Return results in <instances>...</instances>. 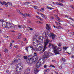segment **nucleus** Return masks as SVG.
I'll use <instances>...</instances> for the list:
<instances>
[{
    "label": "nucleus",
    "mask_w": 74,
    "mask_h": 74,
    "mask_svg": "<svg viewBox=\"0 0 74 74\" xmlns=\"http://www.w3.org/2000/svg\"><path fill=\"white\" fill-rule=\"evenodd\" d=\"M9 17H11V16H12V15H9L8 16Z\"/></svg>",
    "instance_id": "nucleus-61"
},
{
    "label": "nucleus",
    "mask_w": 74,
    "mask_h": 74,
    "mask_svg": "<svg viewBox=\"0 0 74 74\" xmlns=\"http://www.w3.org/2000/svg\"><path fill=\"white\" fill-rule=\"evenodd\" d=\"M14 47L15 48H18V46L16 45V46H14Z\"/></svg>",
    "instance_id": "nucleus-57"
},
{
    "label": "nucleus",
    "mask_w": 74,
    "mask_h": 74,
    "mask_svg": "<svg viewBox=\"0 0 74 74\" xmlns=\"http://www.w3.org/2000/svg\"><path fill=\"white\" fill-rule=\"evenodd\" d=\"M16 61H17V59L16 58H14L13 61V63H15V62H16Z\"/></svg>",
    "instance_id": "nucleus-23"
},
{
    "label": "nucleus",
    "mask_w": 74,
    "mask_h": 74,
    "mask_svg": "<svg viewBox=\"0 0 74 74\" xmlns=\"http://www.w3.org/2000/svg\"><path fill=\"white\" fill-rule=\"evenodd\" d=\"M8 28V29H15V25L14 24H12L11 23H7Z\"/></svg>",
    "instance_id": "nucleus-3"
},
{
    "label": "nucleus",
    "mask_w": 74,
    "mask_h": 74,
    "mask_svg": "<svg viewBox=\"0 0 74 74\" xmlns=\"http://www.w3.org/2000/svg\"><path fill=\"white\" fill-rule=\"evenodd\" d=\"M34 8H35V9H37V8H38L36 6H34Z\"/></svg>",
    "instance_id": "nucleus-45"
},
{
    "label": "nucleus",
    "mask_w": 74,
    "mask_h": 74,
    "mask_svg": "<svg viewBox=\"0 0 74 74\" xmlns=\"http://www.w3.org/2000/svg\"><path fill=\"white\" fill-rule=\"evenodd\" d=\"M52 48L54 50V53H55L56 55H59L60 54L59 52H58L57 49H56V48H57V46H55L54 44H53L52 45Z\"/></svg>",
    "instance_id": "nucleus-2"
},
{
    "label": "nucleus",
    "mask_w": 74,
    "mask_h": 74,
    "mask_svg": "<svg viewBox=\"0 0 74 74\" xmlns=\"http://www.w3.org/2000/svg\"><path fill=\"white\" fill-rule=\"evenodd\" d=\"M62 60L63 62H66V59L64 58H62Z\"/></svg>",
    "instance_id": "nucleus-33"
},
{
    "label": "nucleus",
    "mask_w": 74,
    "mask_h": 74,
    "mask_svg": "<svg viewBox=\"0 0 74 74\" xmlns=\"http://www.w3.org/2000/svg\"><path fill=\"white\" fill-rule=\"evenodd\" d=\"M29 47H26L25 48V50H26L27 51V52H28V49H29Z\"/></svg>",
    "instance_id": "nucleus-31"
},
{
    "label": "nucleus",
    "mask_w": 74,
    "mask_h": 74,
    "mask_svg": "<svg viewBox=\"0 0 74 74\" xmlns=\"http://www.w3.org/2000/svg\"><path fill=\"white\" fill-rule=\"evenodd\" d=\"M40 14H41V16L42 17V18H44V14L41 13Z\"/></svg>",
    "instance_id": "nucleus-42"
},
{
    "label": "nucleus",
    "mask_w": 74,
    "mask_h": 74,
    "mask_svg": "<svg viewBox=\"0 0 74 74\" xmlns=\"http://www.w3.org/2000/svg\"><path fill=\"white\" fill-rule=\"evenodd\" d=\"M49 43V45H48V47L49 48H51V46L53 44H52L51 43V40L49 39H46L45 40H44V49L42 50V51H41V53H43L45 51V49H46L47 47V45H48V44Z\"/></svg>",
    "instance_id": "nucleus-1"
},
{
    "label": "nucleus",
    "mask_w": 74,
    "mask_h": 74,
    "mask_svg": "<svg viewBox=\"0 0 74 74\" xmlns=\"http://www.w3.org/2000/svg\"><path fill=\"white\" fill-rule=\"evenodd\" d=\"M44 68L46 69V68H47V65H45L44 66Z\"/></svg>",
    "instance_id": "nucleus-49"
},
{
    "label": "nucleus",
    "mask_w": 74,
    "mask_h": 74,
    "mask_svg": "<svg viewBox=\"0 0 74 74\" xmlns=\"http://www.w3.org/2000/svg\"><path fill=\"white\" fill-rule=\"evenodd\" d=\"M41 60H42V59H40L37 62V63L36 65V67L37 68H39V67H40V66L41 64H44V62H43V63H42V64L41 63Z\"/></svg>",
    "instance_id": "nucleus-6"
},
{
    "label": "nucleus",
    "mask_w": 74,
    "mask_h": 74,
    "mask_svg": "<svg viewBox=\"0 0 74 74\" xmlns=\"http://www.w3.org/2000/svg\"><path fill=\"white\" fill-rule=\"evenodd\" d=\"M61 2H63V1H64L63 0H59Z\"/></svg>",
    "instance_id": "nucleus-53"
},
{
    "label": "nucleus",
    "mask_w": 74,
    "mask_h": 74,
    "mask_svg": "<svg viewBox=\"0 0 74 74\" xmlns=\"http://www.w3.org/2000/svg\"><path fill=\"white\" fill-rule=\"evenodd\" d=\"M1 4H2L3 5H6V7H8V5H7V3L5 1H3L1 3Z\"/></svg>",
    "instance_id": "nucleus-15"
},
{
    "label": "nucleus",
    "mask_w": 74,
    "mask_h": 74,
    "mask_svg": "<svg viewBox=\"0 0 74 74\" xmlns=\"http://www.w3.org/2000/svg\"><path fill=\"white\" fill-rule=\"evenodd\" d=\"M23 58L24 59H27V56H24Z\"/></svg>",
    "instance_id": "nucleus-48"
},
{
    "label": "nucleus",
    "mask_w": 74,
    "mask_h": 74,
    "mask_svg": "<svg viewBox=\"0 0 74 74\" xmlns=\"http://www.w3.org/2000/svg\"><path fill=\"white\" fill-rule=\"evenodd\" d=\"M30 3H31V2H25V3H24L25 5H26V4H30Z\"/></svg>",
    "instance_id": "nucleus-39"
},
{
    "label": "nucleus",
    "mask_w": 74,
    "mask_h": 74,
    "mask_svg": "<svg viewBox=\"0 0 74 74\" xmlns=\"http://www.w3.org/2000/svg\"><path fill=\"white\" fill-rule=\"evenodd\" d=\"M69 19L72 20V21H74V19H73V18H72L71 17L69 18Z\"/></svg>",
    "instance_id": "nucleus-46"
},
{
    "label": "nucleus",
    "mask_w": 74,
    "mask_h": 74,
    "mask_svg": "<svg viewBox=\"0 0 74 74\" xmlns=\"http://www.w3.org/2000/svg\"><path fill=\"white\" fill-rule=\"evenodd\" d=\"M62 46V43H59L58 45V47H61Z\"/></svg>",
    "instance_id": "nucleus-47"
},
{
    "label": "nucleus",
    "mask_w": 74,
    "mask_h": 74,
    "mask_svg": "<svg viewBox=\"0 0 74 74\" xmlns=\"http://www.w3.org/2000/svg\"><path fill=\"white\" fill-rule=\"evenodd\" d=\"M52 62H55L56 61L55 60H53L52 61Z\"/></svg>",
    "instance_id": "nucleus-58"
},
{
    "label": "nucleus",
    "mask_w": 74,
    "mask_h": 74,
    "mask_svg": "<svg viewBox=\"0 0 74 74\" xmlns=\"http://www.w3.org/2000/svg\"><path fill=\"white\" fill-rule=\"evenodd\" d=\"M17 62L18 63H20L21 62V59H18L17 60Z\"/></svg>",
    "instance_id": "nucleus-32"
},
{
    "label": "nucleus",
    "mask_w": 74,
    "mask_h": 74,
    "mask_svg": "<svg viewBox=\"0 0 74 74\" xmlns=\"http://www.w3.org/2000/svg\"><path fill=\"white\" fill-rule=\"evenodd\" d=\"M63 51H66V50H67V48H68L69 47L65 46L63 47Z\"/></svg>",
    "instance_id": "nucleus-21"
},
{
    "label": "nucleus",
    "mask_w": 74,
    "mask_h": 74,
    "mask_svg": "<svg viewBox=\"0 0 74 74\" xmlns=\"http://www.w3.org/2000/svg\"><path fill=\"white\" fill-rule=\"evenodd\" d=\"M34 56H37V53H34Z\"/></svg>",
    "instance_id": "nucleus-37"
},
{
    "label": "nucleus",
    "mask_w": 74,
    "mask_h": 74,
    "mask_svg": "<svg viewBox=\"0 0 74 74\" xmlns=\"http://www.w3.org/2000/svg\"><path fill=\"white\" fill-rule=\"evenodd\" d=\"M37 23H40V21H37Z\"/></svg>",
    "instance_id": "nucleus-64"
},
{
    "label": "nucleus",
    "mask_w": 74,
    "mask_h": 74,
    "mask_svg": "<svg viewBox=\"0 0 74 74\" xmlns=\"http://www.w3.org/2000/svg\"><path fill=\"white\" fill-rule=\"evenodd\" d=\"M47 34V35L49 36V37L51 36L53 40H54V38H55V34L51 33L50 32H48Z\"/></svg>",
    "instance_id": "nucleus-7"
},
{
    "label": "nucleus",
    "mask_w": 74,
    "mask_h": 74,
    "mask_svg": "<svg viewBox=\"0 0 74 74\" xmlns=\"http://www.w3.org/2000/svg\"><path fill=\"white\" fill-rule=\"evenodd\" d=\"M60 5H61V6H63V5L62 4V3H61Z\"/></svg>",
    "instance_id": "nucleus-63"
},
{
    "label": "nucleus",
    "mask_w": 74,
    "mask_h": 74,
    "mask_svg": "<svg viewBox=\"0 0 74 74\" xmlns=\"http://www.w3.org/2000/svg\"><path fill=\"white\" fill-rule=\"evenodd\" d=\"M33 60H34V62L36 63L38 61V56H34L33 57H32Z\"/></svg>",
    "instance_id": "nucleus-9"
},
{
    "label": "nucleus",
    "mask_w": 74,
    "mask_h": 74,
    "mask_svg": "<svg viewBox=\"0 0 74 74\" xmlns=\"http://www.w3.org/2000/svg\"><path fill=\"white\" fill-rule=\"evenodd\" d=\"M15 74H21V72L19 71H16L15 72Z\"/></svg>",
    "instance_id": "nucleus-27"
},
{
    "label": "nucleus",
    "mask_w": 74,
    "mask_h": 74,
    "mask_svg": "<svg viewBox=\"0 0 74 74\" xmlns=\"http://www.w3.org/2000/svg\"><path fill=\"white\" fill-rule=\"evenodd\" d=\"M7 51H8V50H7V49H5L4 50V52H5V53L6 52H7Z\"/></svg>",
    "instance_id": "nucleus-40"
},
{
    "label": "nucleus",
    "mask_w": 74,
    "mask_h": 74,
    "mask_svg": "<svg viewBox=\"0 0 74 74\" xmlns=\"http://www.w3.org/2000/svg\"><path fill=\"white\" fill-rule=\"evenodd\" d=\"M27 22H28V23H31V22L30 21H28Z\"/></svg>",
    "instance_id": "nucleus-56"
},
{
    "label": "nucleus",
    "mask_w": 74,
    "mask_h": 74,
    "mask_svg": "<svg viewBox=\"0 0 74 74\" xmlns=\"http://www.w3.org/2000/svg\"><path fill=\"white\" fill-rule=\"evenodd\" d=\"M56 19L57 21H58V22H61V20H60V19L59 17H58Z\"/></svg>",
    "instance_id": "nucleus-24"
},
{
    "label": "nucleus",
    "mask_w": 74,
    "mask_h": 74,
    "mask_svg": "<svg viewBox=\"0 0 74 74\" xmlns=\"http://www.w3.org/2000/svg\"><path fill=\"white\" fill-rule=\"evenodd\" d=\"M2 26L3 27H8V26H7V25H7V22H3V23L2 24Z\"/></svg>",
    "instance_id": "nucleus-10"
},
{
    "label": "nucleus",
    "mask_w": 74,
    "mask_h": 74,
    "mask_svg": "<svg viewBox=\"0 0 74 74\" xmlns=\"http://www.w3.org/2000/svg\"><path fill=\"white\" fill-rule=\"evenodd\" d=\"M50 67H53L54 68H55V66L53 65L52 64L50 65Z\"/></svg>",
    "instance_id": "nucleus-35"
},
{
    "label": "nucleus",
    "mask_w": 74,
    "mask_h": 74,
    "mask_svg": "<svg viewBox=\"0 0 74 74\" xmlns=\"http://www.w3.org/2000/svg\"><path fill=\"white\" fill-rule=\"evenodd\" d=\"M25 16L27 17V16H28V17H29V18H30V17H31V16L30 15V14L29 13H26Z\"/></svg>",
    "instance_id": "nucleus-19"
},
{
    "label": "nucleus",
    "mask_w": 74,
    "mask_h": 74,
    "mask_svg": "<svg viewBox=\"0 0 74 74\" xmlns=\"http://www.w3.org/2000/svg\"><path fill=\"white\" fill-rule=\"evenodd\" d=\"M38 40H41L42 41L43 40V37L42 36H40L38 38Z\"/></svg>",
    "instance_id": "nucleus-18"
},
{
    "label": "nucleus",
    "mask_w": 74,
    "mask_h": 74,
    "mask_svg": "<svg viewBox=\"0 0 74 74\" xmlns=\"http://www.w3.org/2000/svg\"><path fill=\"white\" fill-rule=\"evenodd\" d=\"M56 24L57 25H58L59 26H60V25H61V24L60 23L58 22H56Z\"/></svg>",
    "instance_id": "nucleus-28"
},
{
    "label": "nucleus",
    "mask_w": 74,
    "mask_h": 74,
    "mask_svg": "<svg viewBox=\"0 0 74 74\" xmlns=\"http://www.w3.org/2000/svg\"><path fill=\"white\" fill-rule=\"evenodd\" d=\"M46 28L47 30H50V29H51V27L49 26V25L47 24H46Z\"/></svg>",
    "instance_id": "nucleus-13"
},
{
    "label": "nucleus",
    "mask_w": 74,
    "mask_h": 74,
    "mask_svg": "<svg viewBox=\"0 0 74 74\" xmlns=\"http://www.w3.org/2000/svg\"><path fill=\"white\" fill-rule=\"evenodd\" d=\"M70 7H71V8H72V9H74V6L73 5H70Z\"/></svg>",
    "instance_id": "nucleus-36"
},
{
    "label": "nucleus",
    "mask_w": 74,
    "mask_h": 74,
    "mask_svg": "<svg viewBox=\"0 0 74 74\" xmlns=\"http://www.w3.org/2000/svg\"><path fill=\"white\" fill-rule=\"evenodd\" d=\"M16 71H18L21 72L23 70V67L21 66V65H18L17 66H16Z\"/></svg>",
    "instance_id": "nucleus-5"
},
{
    "label": "nucleus",
    "mask_w": 74,
    "mask_h": 74,
    "mask_svg": "<svg viewBox=\"0 0 74 74\" xmlns=\"http://www.w3.org/2000/svg\"><path fill=\"white\" fill-rule=\"evenodd\" d=\"M19 29H21L22 27V25H18Z\"/></svg>",
    "instance_id": "nucleus-38"
},
{
    "label": "nucleus",
    "mask_w": 74,
    "mask_h": 74,
    "mask_svg": "<svg viewBox=\"0 0 74 74\" xmlns=\"http://www.w3.org/2000/svg\"><path fill=\"white\" fill-rule=\"evenodd\" d=\"M33 43L34 45V46H36V43H35V42H33Z\"/></svg>",
    "instance_id": "nucleus-51"
},
{
    "label": "nucleus",
    "mask_w": 74,
    "mask_h": 74,
    "mask_svg": "<svg viewBox=\"0 0 74 74\" xmlns=\"http://www.w3.org/2000/svg\"><path fill=\"white\" fill-rule=\"evenodd\" d=\"M22 35V34H18V36H21Z\"/></svg>",
    "instance_id": "nucleus-60"
},
{
    "label": "nucleus",
    "mask_w": 74,
    "mask_h": 74,
    "mask_svg": "<svg viewBox=\"0 0 74 74\" xmlns=\"http://www.w3.org/2000/svg\"><path fill=\"white\" fill-rule=\"evenodd\" d=\"M29 47L30 48H32V49H33L34 48L33 47V46H32V45H29Z\"/></svg>",
    "instance_id": "nucleus-41"
},
{
    "label": "nucleus",
    "mask_w": 74,
    "mask_h": 74,
    "mask_svg": "<svg viewBox=\"0 0 74 74\" xmlns=\"http://www.w3.org/2000/svg\"><path fill=\"white\" fill-rule=\"evenodd\" d=\"M42 49V48L41 47V46H39V47H38V48H37V47H33L32 50L34 51H41Z\"/></svg>",
    "instance_id": "nucleus-8"
},
{
    "label": "nucleus",
    "mask_w": 74,
    "mask_h": 74,
    "mask_svg": "<svg viewBox=\"0 0 74 74\" xmlns=\"http://www.w3.org/2000/svg\"><path fill=\"white\" fill-rule=\"evenodd\" d=\"M9 70H7V71H6V72L7 73H9Z\"/></svg>",
    "instance_id": "nucleus-59"
},
{
    "label": "nucleus",
    "mask_w": 74,
    "mask_h": 74,
    "mask_svg": "<svg viewBox=\"0 0 74 74\" xmlns=\"http://www.w3.org/2000/svg\"><path fill=\"white\" fill-rule=\"evenodd\" d=\"M57 50L58 51V52H60L62 51V48L61 47L60 48H58Z\"/></svg>",
    "instance_id": "nucleus-22"
},
{
    "label": "nucleus",
    "mask_w": 74,
    "mask_h": 74,
    "mask_svg": "<svg viewBox=\"0 0 74 74\" xmlns=\"http://www.w3.org/2000/svg\"><path fill=\"white\" fill-rule=\"evenodd\" d=\"M39 72V71L37 69H34V72L35 74H38Z\"/></svg>",
    "instance_id": "nucleus-12"
},
{
    "label": "nucleus",
    "mask_w": 74,
    "mask_h": 74,
    "mask_svg": "<svg viewBox=\"0 0 74 74\" xmlns=\"http://www.w3.org/2000/svg\"><path fill=\"white\" fill-rule=\"evenodd\" d=\"M30 69H27L26 70L25 73L27 74V73H30Z\"/></svg>",
    "instance_id": "nucleus-17"
},
{
    "label": "nucleus",
    "mask_w": 74,
    "mask_h": 74,
    "mask_svg": "<svg viewBox=\"0 0 74 74\" xmlns=\"http://www.w3.org/2000/svg\"><path fill=\"white\" fill-rule=\"evenodd\" d=\"M34 62V60H32V61H30V62H28L27 63L28 64H32L33 63V62Z\"/></svg>",
    "instance_id": "nucleus-20"
},
{
    "label": "nucleus",
    "mask_w": 74,
    "mask_h": 74,
    "mask_svg": "<svg viewBox=\"0 0 74 74\" xmlns=\"http://www.w3.org/2000/svg\"><path fill=\"white\" fill-rule=\"evenodd\" d=\"M49 72V69H47L45 71L44 74H45H45H48Z\"/></svg>",
    "instance_id": "nucleus-16"
},
{
    "label": "nucleus",
    "mask_w": 74,
    "mask_h": 74,
    "mask_svg": "<svg viewBox=\"0 0 74 74\" xmlns=\"http://www.w3.org/2000/svg\"><path fill=\"white\" fill-rule=\"evenodd\" d=\"M47 8L49 10H52L53 9V8H51V7H48V6H47Z\"/></svg>",
    "instance_id": "nucleus-30"
},
{
    "label": "nucleus",
    "mask_w": 74,
    "mask_h": 74,
    "mask_svg": "<svg viewBox=\"0 0 74 74\" xmlns=\"http://www.w3.org/2000/svg\"><path fill=\"white\" fill-rule=\"evenodd\" d=\"M22 16L23 17V18H26V14H22Z\"/></svg>",
    "instance_id": "nucleus-29"
},
{
    "label": "nucleus",
    "mask_w": 74,
    "mask_h": 74,
    "mask_svg": "<svg viewBox=\"0 0 74 74\" xmlns=\"http://www.w3.org/2000/svg\"><path fill=\"white\" fill-rule=\"evenodd\" d=\"M34 40H36V42L37 43V45H40V41H39L38 40H37V39H35V38L34 39Z\"/></svg>",
    "instance_id": "nucleus-14"
},
{
    "label": "nucleus",
    "mask_w": 74,
    "mask_h": 74,
    "mask_svg": "<svg viewBox=\"0 0 74 74\" xmlns=\"http://www.w3.org/2000/svg\"><path fill=\"white\" fill-rule=\"evenodd\" d=\"M56 28L57 29H58L59 28H61H61H62V27L61 26H58V27H57Z\"/></svg>",
    "instance_id": "nucleus-44"
},
{
    "label": "nucleus",
    "mask_w": 74,
    "mask_h": 74,
    "mask_svg": "<svg viewBox=\"0 0 74 74\" xmlns=\"http://www.w3.org/2000/svg\"><path fill=\"white\" fill-rule=\"evenodd\" d=\"M22 56V55L21 54H18V55L16 56V57L17 58H20Z\"/></svg>",
    "instance_id": "nucleus-26"
},
{
    "label": "nucleus",
    "mask_w": 74,
    "mask_h": 74,
    "mask_svg": "<svg viewBox=\"0 0 74 74\" xmlns=\"http://www.w3.org/2000/svg\"><path fill=\"white\" fill-rule=\"evenodd\" d=\"M12 42H13V43H14V42H15V41H14V40H12Z\"/></svg>",
    "instance_id": "nucleus-55"
},
{
    "label": "nucleus",
    "mask_w": 74,
    "mask_h": 74,
    "mask_svg": "<svg viewBox=\"0 0 74 74\" xmlns=\"http://www.w3.org/2000/svg\"><path fill=\"white\" fill-rule=\"evenodd\" d=\"M40 11L42 12H44V8H42L40 9Z\"/></svg>",
    "instance_id": "nucleus-34"
},
{
    "label": "nucleus",
    "mask_w": 74,
    "mask_h": 74,
    "mask_svg": "<svg viewBox=\"0 0 74 74\" xmlns=\"http://www.w3.org/2000/svg\"><path fill=\"white\" fill-rule=\"evenodd\" d=\"M44 55L45 56L43 55L42 56V57L43 58L42 59H47V58H48L49 57V53L47 52H45L44 53Z\"/></svg>",
    "instance_id": "nucleus-4"
},
{
    "label": "nucleus",
    "mask_w": 74,
    "mask_h": 74,
    "mask_svg": "<svg viewBox=\"0 0 74 74\" xmlns=\"http://www.w3.org/2000/svg\"><path fill=\"white\" fill-rule=\"evenodd\" d=\"M71 16H68L67 18H69V19H70V18Z\"/></svg>",
    "instance_id": "nucleus-54"
},
{
    "label": "nucleus",
    "mask_w": 74,
    "mask_h": 74,
    "mask_svg": "<svg viewBox=\"0 0 74 74\" xmlns=\"http://www.w3.org/2000/svg\"><path fill=\"white\" fill-rule=\"evenodd\" d=\"M0 21L1 22H4V21L3 20H1Z\"/></svg>",
    "instance_id": "nucleus-52"
},
{
    "label": "nucleus",
    "mask_w": 74,
    "mask_h": 74,
    "mask_svg": "<svg viewBox=\"0 0 74 74\" xmlns=\"http://www.w3.org/2000/svg\"><path fill=\"white\" fill-rule=\"evenodd\" d=\"M7 4L8 5H8H10V6H12V3L11 2H10L9 3L8 2Z\"/></svg>",
    "instance_id": "nucleus-25"
},
{
    "label": "nucleus",
    "mask_w": 74,
    "mask_h": 74,
    "mask_svg": "<svg viewBox=\"0 0 74 74\" xmlns=\"http://www.w3.org/2000/svg\"><path fill=\"white\" fill-rule=\"evenodd\" d=\"M60 4H61V3H58V5H60Z\"/></svg>",
    "instance_id": "nucleus-62"
},
{
    "label": "nucleus",
    "mask_w": 74,
    "mask_h": 74,
    "mask_svg": "<svg viewBox=\"0 0 74 74\" xmlns=\"http://www.w3.org/2000/svg\"><path fill=\"white\" fill-rule=\"evenodd\" d=\"M50 18L51 19H53L54 18V17L51 16L50 17Z\"/></svg>",
    "instance_id": "nucleus-50"
},
{
    "label": "nucleus",
    "mask_w": 74,
    "mask_h": 74,
    "mask_svg": "<svg viewBox=\"0 0 74 74\" xmlns=\"http://www.w3.org/2000/svg\"><path fill=\"white\" fill-rule=\"evenodd\" d=\"M33 60V58L32 57L30 58L27 59L26 61L27 63H29L30 61H32V60Z\"/></svg>",
    "instance_id": "nucleus-11"
},
{
    "label": "nucleus",
    "mask_w": 74,
    "mask_h": 74,
    "mask_svg": "<svg viewBox=\"0 0 74 74\" xmlns=\"http://www.w3.org/2000/svg\"><path fill=\"white\" fill-rule=\"evenodd\" d=\"M17 12H18V13H19V14H21V12H20V11H19V10H17Z\"/></svg>",
    "instance_id": "nucleus-43"
}]
</instances>
